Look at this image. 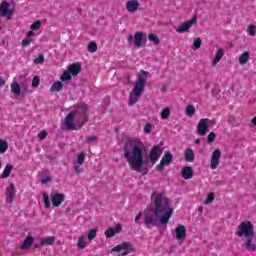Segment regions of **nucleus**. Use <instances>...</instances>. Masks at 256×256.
<instances>
[{
    "mask_svg": "<svg viewBox=\"0 0 256 256\" xmlns=\"http://www.w3.org/2000/svg\"><path fill=\"white\" fill-rule=\"evenodd\" d=\"M53 207H61V203L65 201V194L52 193L50 195Z\"/></svg>",
    "mask_w": 256,
    "mask_h": 256,
    "instance_id": "nucleus-15",
    "label": "nucleus"
},
{
    "mask_svg": "<svg viewBox=\"0 0 256 256\" xmlns=\"http://www.w3.org/2000/svg\"><path fill=\"white\" fill-rule=\"evenodd\" d=\"M252 123L255 125L256 127V116L252 119Z\"/></svg>",
    "mask_w": 256,
    "mask_h": 256,
    "instance_id": "nucleus-57",
    "label": "nucleus"
},
{
    "mask_svg": "<svg viewBox=\"0 0 256 256\" xmlns=\"http://www.w3.org/2000/svg\"><path fill=\"white\" fill-rule=\"evenodd\" d=\"M141 7L139 0H128L125 3L127 13H137Z\"/></svg>",
    "mask_w": 256,
    "mask_h": 256,
    "instance_id": "nucleus-13",
    "label": "nucleus"
},
{
    "mask_svg": "<svg viewBox=\"0 0 256 256\" xmlns=\"http://www.w3.org/2000/svg\"><path fill=\"white\" fill-rule=\"evenodd\" d=\"M148 39L149 41H152V43H155V45H159V43H161V41L159 40V37L154 33L149 34Z\"/></svg>",
    "mask_w": 256,
    "mask_h": 256,
    "instance_id": "nucleus-36",
    "label": "nucleus"
},
{
    "mask_svg": "<svg viewBox=\"0 0 256 256\" xmlns=\"http://www.w3.org/2000/svg\"><path fill=\"white\" fill-rule=\"evenodd\" d=\"M143 43H145V34L143 32H136L134 34V47L136 49H140V47H143Z\"/></svg>",
    "mask_w": 256,
    "mask_h": 256,
    "instance_id": "nucleus-17",
    "label": "nucleus"
},
{
    "mask_svg": "<svg viewBox=\"0 0 256 256\" xmlns=\"http://www.w3.org/2000/svg\"><path fill=\"white\" fill-rule=\"evenodd\" d=\"M42 197L46 209H49L51 207V200L49 199V195L47 194V192H43Z\"/></svg>",
    "mask_w": 256,
    "mask_h": 256,
    "instance_id": "nucleus-33",
    "label": "nucleus"
},
{
    "mask_svg": "<svg viewBox=\"0 0 256 256\" xmlns=\"http://www.w3.org/2000/svg\"><path fill=\"white\" fill-rule=\"evenodd\" d=\"M27 37H28V38L35 37V32H34V30L28 31V32H27Z\"/></svg>",
    "mask_w": 256,
    "mask_h": 256,
    "instance_id": "nucleus-54",
    "label": "nucleus"
},
{
    "mask_svg": "<svg viewBox=\"0 0 256 256\" xmlns=\"http://www.w3.org/2000/svg\"><path fill=\"white\" fill-rule=\"evenodd\" d=\"M172 236L178 241L179 245L185 243V240L187 239V227L183 224H178L174 228V231H172Z\"/></svg>",
    "mask_w": 256,
    "mask_h": 256,
    "instance_id": "nucleus-7",
    "label": "nucleus"
},
{
    "mask_svg": "<svg viewBox=\"0 0 256 256\" xmlns=\"http://www.w3.org/2000/svg\"><path fill=\"white\" fill-rule=\"evenodd\" d=\"M89 111V106L87 104H82L78 108V113H82L83 116L81 118V122L78 124L73 123L75 119V115H77V112H70L64 119L63 126L67 131H77L78 129H81L85 123L88 121L87 112Z\"/></svg>",
    "mask_w": 256,
    "mask_h": 256,
    "instance_id": "nucleus-3",
    "label": "nucleus"
},
{
    "mask_svg": "<svg viewBox=\"0 0 256 256\" xmlns=\"http://www.w3.org/2000/svg\"><path fill=\"white\" fill-rule=\"evenodd\" d=\"M38 137L40 139H45L47 137V132L46 131H42V132L38 133Z\"/></svg>",
    "mask_w": 256,
    "mask_h": 256,
    "instance_id": "nucleus-52",
    "label": "nucleus"
},
{
    "mask_svg": "<svg viewBox=\"0 0 256 256\" xmlns=\"http://www.w3.org/2000/svg\"><path fill=\"white\" fill-rule=\"evenodd\" d=\"M9 149V144H7V141L0 140V153H5Z\"/></svg>",
    "mask_w": 256,
    "mask_h": 256,
    "instance_id": "nucleus-37",
    "label": "nucleus"
},
{
    "mask_svg": "<svg viewBox=\"0 0 256 256\" xmlns=\"http://www.w3.org/2000/svg\"><path fill=\"white\" fill-rule=\"evenodd\" d=\"M57 238L55 236H48L40 240V246L45 247L47 245H54Z\"/></svg>",
    "mask_w": 256,
    "mask_h": 256,
    "instance_id": "nucleus-20",
    "label": "nucleus"
},
{
    "mask_svg": "<svg viewBox=\"0 0 256 256\" xmlns=\"http://www.w3.org/2000/svg\"><path fill=\"white\" fill-rule=\"evenodd\" d=\"M11 93L13 95H21V86L16 81L11 83Z\"/></svg>",
    "mask_w": 256,
    "mask_h": 256,
    "instance_id": "nucleus-28",
    "label": "nucleus"
},
{
    "mask_svg": "<svg viewBox=\"0 0 256 256\" xmlns=\"http://www.w3.org/2000/svg\"><path fill=\"white\" fill-rule=\"evenodd\" d=\"M151 131H153V124L146 123L144 125V133H146V135H149V133H151Z\"/></svg>",
    "mask_w": 256,
    "mask_h": 256,
    "instance_id": "nucleus-44",
    "label": "nucleus"
},
{
    "mask_svg": "<svg viewBox=\"0 0 256 256\" xmlns=\"http://www.w3.org/2000/svg\"><path fill=\"white\" fill-rule=\"evenodd\" d=\"M173 161V155L169 152L165 153L158 165V171H163Z\"/></svg>",
    "mask_w": 256,
    "mask_h": 256,
    "instance_id": "nucleus-14",
    "label": "nucleus"
},
{
    "mask_svg": "<svg viewBox=\"0 0 256 256\" xmlns=\"http://www.w3.org/2000/svg\"><path fill=\"white\" fill-rule=\"evenodd\" d=\"M213 201H215V193L211 192L208 194V196L205 200V204L209 205V203H213Z\"/></svg>",
    "mask_w": 256,
    "mask_h": 256,
    "instance_id": "nucleus-42",
    "label": "nucleus"
},
{
    "mask_svg": "<svg viewBox=\"0 0 256 256\" xmlns=\"http://www.w3.org/2000/svg\"><path fill=\"white\" fill-rule=\"evenodd\" d=\"M17 193V189H15L14 184H10L9 187L6 188V203H12L15 201V194Z\"/></svg>",
    "mask_w": 256,
    "mask_h": 256,
    "instance_id": "nucleus-16",
    "label": "nucleus"
},
{
    "mask_svg": "<svg viewBox=\"0 0 256 256\" xmlns=\"http://www.w3.org/2000/svg\"><path fill=\"white\" fill-rule=\"evenodd\" d=\"M151 201L152 206H148L144 211L145 225H152L153 227L159 223L167 225L173 216L171 200L165 197V194L155 191L151 195Z\"/></svg>",
    "mask_w": 256,
    "mask_h": 256,
    "instance_id": "nucleus-1",
    "label": "nucleus"
},
{
    "mask_svg": "<svg viewBox=\"0 0 256 256\" xmlns=\"http://www.w3.org/2000/svg\"><path fill=\"white\" fill-rule=\"evenodd\" d=\"M86 155L85 152H80L76 155V161L78 165H83L85 163Z\"/></svg>",
    "mask_w": 256,
    "mask_h": 256,
    "instance_id": "nucleus-32",
    "label": "nucleus"
},
{
    "mask_svg": "<svg viewBox=\"0 0 256 256\" xmlns=\"http://www.w3.org/2000/svg\"><path fill=\"white\" fill-rule=\"evenodd\" d=\"M201 45H203V41H201V38H196L194 39L191 48L193 49V51H197L198 49H201Z\"/></svg>",
    "mask_w": 256,
    "mask_h": 256,
    "instance_id": "nucleus-31",
    "label": "nucleus"
},
{
    "mask_svg": "<svg viewBox=\"0 0 256 256\" xmlns=\"http://www.w3.org/2000/svg\"><path fill=\"white\" fill-rule=\"evenodd\" d=\"M195 23H197V17H194L178 26L176 28V33H189V30L191 27H193V25H195Z\"/></svg>",
    "mask_w": 256,
    "mask_h": 256,
    "instance_id": "nucleus-10",
    "label": "nucleus"
},
{
    "mask_svg": "<svg viewBox=\"0 0 256 256\" xmlns=\"http://www.w3.org/2000/svg\"><path fill=\"white\" fill-rule=\"evenodd\" d=\"M181 173H182L183 179L185 180L193 179V168H191L190 166L183 167L181 170Z\"/></svg>",
    "mask_w": 256,
    "mask_h": 256,
    "instance_id": "nucleus-19",
    "label": "nucleus"
},
{
    "mask_svg": "<svg viewBox=\"0 0 256 256\" xmlns=\"http://www.w3.org/2000/svg\"><path fill=\"white\" fill-rule=\"evenodd\" d=\"M3 85H5V80H3V78H0V87H3Z\"/></svg>",
    "mask_w": 256,
    "mask_h": 256,
    "instance_id": "nucleus-56",
    "label": "nucleus"
},
{
    "mask_svg": "<svg viewBox=\"0 0 256 256\" xmlns=\"http://www.w3.org/2000/svg\"><path fill=\"white\" fill-rule=\"evenodd\" d=\"M223 55H225V50L223 48L218 49L212 62V67H217V63L223 59Z\"/></svg>",
    "mask_w": 256,
    "mask_h": 256,
    "instance_id": "nucleus-22",
    "label": "nucleus"
},
{
    "mask_svg": "<svg viewBox=\"0 0 256 256\" xmlns=\"http://www.w3.org/2000/svg\"><path fill=\"white\" fill-rule=\"evenodd\" d=\"M86 139H87V143H95V141H97V136L95 135L88 136Z\"/></svg>",
    "mask_w": 256,
    "mask_h": 256,
    "instance_id": "nucleus-49",
    "label": "nucleus"
},
{
    "mask_svg": "<svg viewBox=\"0 0 256 256\" xmlns=\"http://www.w3.org/2000/svg\"><path fill=\"white\" fill-rule=\"evenodd\" d=\"M71 79V73L69 70L64 71V73L61 76V81H70Z\"/></svg>",
    "mask_w": 256,
    "mask_h": 256,
    "instance_id": "nucleus-43",
    "label": "nucleus"
},
{
    "mask_svg": "<svg viewBox=\"0 0 256 256\" xmlns=\"http://www.w3.org/2000/svg\"><path fill=\"white\" fill-rule=\"evenodd\" d=\"M63 89V83L61 81H56L53 83V85L50 87V91L52 93L59 92Z\"/></svg>",
    "mask_w": 256,
    "mask_h": 256,
    "instance_id": "nucleus-29",
    "label": "nucleus"
},
{
    "mask_svg": "<svg viewBox=\"0 0 256 256\" xmlns=\"http://www.w3.org/2000/svg\"><path fill=\"white\" fill-rule=\"evenodd\" d=\"M11 171H13V165H6L2 174L0 175V179H7L9 175H11Z\"/></svg>",
    "mask_w": 256,
    "mask_h": 256,
    "instance_id": "nucleus-25",
    "label": "nucleus"
},
{
    "mask_svg": "<svg viewBox=\"0 0 256 256\" xmlns=\"http://www.w3.org/2000/svg\"><path fill=\"white\" fill-rule=\"evenodd\" d=\"M68 71L70 72V75H79V73L81 72V65L79 64L70 65L68 68Z\"/></svg>",
    "mask_w": 256,
    "mask_h": 256,
    "instance_id": "nucleus-27",
    "label": "nucleus"
},
{
    "mask_svg": "<svg viewBox=\"0 0 256 256\" xmlns=\"http://www.w3.org/2000/svg\"><path fill=\"white\" fill-rule=\"evenodd\" d=\"M221 160V150L215 149L210 158V169H217Z\"/></svg>",
    "mask_w": 256,
    "mask_h": 256,
    "instance_id": "nucleus-12",
    "label": "nucleus"
},
{
    "mask_svg": "<svg viewBox=\"0 0 256 256\" xmlns=\"http://www.w3.org/2000/svg\"><path fill=\"white\" fill-rule=\"evenodd\" d=\"M163 151L161 150L160 146H154L151 148L150 153H149V159L152 165H155L159 159H161Z\"/></svg>",
    "mask_w": 256,
    "mask_h": 256,
    "instance_id": "nucleus-9",
    "label": "nucleus"
},
{
    "mask_svg": "<svg viewBox=\"0 0 256 256\" xmlns=\"http://www.w3.org/2000/svg\"><path fill=\"white\" fill-rule=\"evenodd\" d=\"M235 235L237 237H244V239L255 237V227L250 221L241 222L238 225Z\"/></svg>",
    "mask_w": 256,
    "mask_h": 256,
    "instance_id": "nucleus-5",
    "label": "nucleus"
},
{
    "mask_svg": "<svg viewBox=\"0 0 256 256\" xmlns=\"http://www.w3.org/2000/svg\"><path fill=\"white\" fill-rule=\"evenodd\" d=\"M120 231H123V226H121V224H116L114 228L106 229L105 236L107 239H111V237H115V235H117V233Z\"/></svg>",
    "mask_w": 256,
    "mask_h": 256,
    "instance_id": "nucleus-18",
    "label": "nucleus"
},
{
    "mask_svg": "<svg viewBox=\"0 0 256 256\" xmlns=\"http://www.w3.org/2000/svg\"><path fill=\"white\" fill-rule=\"evenodd\" d=\"M40 83H41V80L39 79V76H35L32 80V87L37 88L39 87Z\"/></svg>",
    "mask_w": 256,
    "mask_h": 256,
    "instance_id": "nucleus-45",
    "label": "nucleus"
},
{
    "mask_svg": "<svg viewBox=\"0 0 256 256\" xmlns=\"http://www.w3.org/2000/svg\"><path fill=\"white\" fill-rule=\"evenodd\" d=\"M31 31H39L41 29V21L37 20L30 26Z\"/></svg>",
    "mask_w": 256,
    "mask_h": 256,
    "instance_id": "nucleus-39",
    "label": "nucleus"
},
{
    "mask_svg": "<svg viewBox=\"0 0 256 256\" xmlns=\"http://www.w3.org/2000/svg\"><path fill=\"white\" fill-rule=\"evenodd\" d=\"M167 90V88H163V91H166Z\"/></svg>",
    "mask_w": 256,
    "mask_h": 256,
    "instance_id": "nucleus-60",
    "label": "nucleus"
},
{
    "mask_svg": "<svg viewBox=\"0 0 256 256\" xmlns=\"http://www.w3.org/2000/svg\"><path fill=\"white\" fill-rule=\"evenodd\" d=\"M97 49H98L97 43H95V42H90V43L88 44V51H89L90 53H95V52L97 51Z\"/></svg>",
    "mask_w": 256,
    "mask_h": 256,
    "instance_id": "nucleus-40",
    "label": "nucleus"
},
{
    "mask_svg": "<svg viewBox=\"0 0 256 256\" xmlns=\"http://www.w3.org/2000/svg\"><path fill=\"white\" fill-rule=\"evenodd\" d=\"M89 245V241H87V236L81 235L78 238L77 247L78 249H85Z\"/></svg>",
    "mask_w": 256,
    "mask_h": 256,
    "instance_id": "nucleus-23",
    "label": "nucleus"
},
{
    "mask_svg": "<svg viewBox=\"0 0 256 256\" xmlns=\"http://www.w3.org/2000/svg\"><path fill=\"white\" fill-rule=\"evenodd\" d=\"M0 15L1 17H6V19H11L13 17V7L7 2H2L0 5Z\"/></svg>",
    "mask_w": 256,
    "mask_h": 256,
    "instance_id": "nucleus-11",
    "label": "nucleus"
},
{
    "mask_svg": "<svg viewBox=\"0 0 256 256\" xmlns=\"http://www.w3.org/2000/svg\"><path fill=\"white\" fill-rule=\"evenodd\" d=\"M199 211H200V213H202V211H203V208H199Z\"/></svg>",
    "mask_w": 256,
    "mask_h": 256,
    "instance_id": "nucleus-59",
    "label": "nucleus"
},
{
    "mask_svg": "<svg viewBox=\"0 0 256 256\" xmlns=\"http://www.w3.org/2000/svg\"><path fill=\"white\" fill-rule=\"evenodd\" d=\"M74 171L75 173H78V174L83 173V169L79 165L74 166Z\"/></svg>",
    "mask_w": 256,
    "mask_h": 256,
    "instance_id": "nucleus-51",
    "label": "nucleus"
},
{
    "mask_svg": "<svg viewBox=\"0 0 256 256\" xmlns=\"http://www.w3.org/2000/svg\"><path fill=\"white\" fill-rule=\"evenodd\" d=\"M148 75H149V72L145 70H141L140 74H138L134 88L130 92V96L128 99L129 107H133V105H135V103L139 101V98L141 97V95H143V91H145V84L147 83Z\"/></svg>",
    "mask_w": 256,
    "mask_h": 256,
    "instance_id": "nucleus-4",
    "label": "nucleus"
},
{
    "mask_svg": "<svg viewBox=\"0 0 256 256\" xmlns=\"http://www.w3.org/2000/svg\"><path fill=\"white\" fill-rule=\"evenodd\" d=\"M195 106H193V105H188L187 107H186V111H185V113H186V115H187V117H193V115H195Z\"/></svg>",
    "mask_w": 256,
    "mask_h": 256,
    "instance_id": "nucleus-34",
    "label": "nucleus"
},
{
    "mask_svg": "<svg viewBox=\"0 0 256 256\" xmlns=\"http://www.w3.org/2000/svg\"><path fill=\"white\" fill-rule=\"evenodd\" d=\"M95 237H97V229H92L88 232V236L87 239L89 241H93V239H95Z\"/></svg>",
    "mask_w": 256,
    "mask_h": 256,
    "instance_id": "nucleus-38",
    "label": "nucleus"
},
{
    "mask_svg": "<svg viewBox=\"0 0 256 256\" xmlns=\"http://www.w3.org/2000/svg\"><path fill=\"white\" fill-rule=\"evenodd\" d=\"M51 181V177H46V178H43L42 180H41V183L43 184V185H45V183H49Z\"/></svg>",
    "mask_w": 256,
    "mask_h": 256,
    "instance_id": "nucleus-53",
    "label": "nucleus"
},
{
    "mask_svg": "<svg viewBox=\"0 0 256 256\" xmlns=\"http://www.w3.org/2000/svg\"><path fill=\"white\" fill-rule=\"evenodd\" d=\"M145 153V144L139 138L128 139L124 145V159H126L130 169L133 171H141L145 161L143 155Z\"/></svg>",
    "mask_w": 256,
    "mask_h": 256,
    "instance_id": "nucleus-2",
    "label": "nucleus"
},
{
    "mask_svg": "<svg viewBox=\"0 0 256 256\" xmlns=\"http://www.w3.org/2000/svg\"><path fill=\"white\" fill-rule=\"evenodd\" d=\"M195 143L199 144V143H201V141L199 139H196Z\"/></svg>",
    "mask_w": 256,
    "mask_h": 256,
    "instance_id": "nucleus-58",
    "label": "nucleus"
},
{
    "mask_svg": "<svg viewBox=\"0 0 256 256\" xmlns=\"http://www.w3.org/2000/svg\"><path fill=\"white\" fill-rule=\"evenodd\" d=\"M249 61V52H244L242 53L239 58H238V62L241 64V65H245L247 64V62Z\"/></svg>",
    "mask_w": 256,
    "mask_h": 256,
    "instance_id": "nucleus-30",
    "label": "nucleus"
},
{
    "mask_svg": "<svg viewBox=\"0 0 256 256\" xmlns=\"http://www.w3.org/2000/svg\"><path fill=\"white\" fill-rule=\"evenodd\" d=\"M134 39H135V37H133V35H128V37H127L128 43H133Z\"/></svg>",
    "mask_w": 256,
    "mask_h": 256,
    "instance_id": "nucleus-55",
    "label": "nucleus"
},
{
    "mask_svg": "<svg viewBox=\"0 0 256 256\" xmlns=\"http://www.w3.org/2000/svg\"><path fill=\"white\" fill-rule=\"evenodd\" d=\"M143 217V213L139 212L136 217H135V223H137L138 225H141V219Z\"/></svg>",
    "mask_w": 256,
    "mask_h": 256,
    "instance_id": "nucleus-47",
    "label": "nucleus"
},
{
    "mask_svg": "<svg viewBox=\"0 0 256 256\" xmlns=\"http://www.w3.org/2000/svg\"><path fill=\"white\" fill-rule=\"evenodd\" d=\"M35 241V238L29 236L27 237L24 242L22 243V245L20 246L21 249L23 250H27L31 247V245H33V242Z\"/></svg>",
    "mask_w": 256,
    "mask_h": 256,
    "instance_id": "nucleus-26",
    "label": "nucleus"
},
{
    "mask_svg": "<svg viewBox=\"0 0 256 256\" xmlns=\"http://www.w3.org/2000/svg\"><path fill=\"white\" fill-rule=\"evenodd\" d=\"M211 125H215V120H210L208 118H203L199 121L197 126V133L201 137H205L207 135V131Z\"/></svg>",
    "mask_w": 256,
    "mask_h": 256,
    "instance_id": "nucleus-8",
    "label": "nucleus"
},
{
    "mask_svg": "<svg viewBox=\"0 0 256 256\" xmlns=\"http://www.w3.org/2000/svg\"><path fill=\"white\" fill-rule=\"evenodd\" d=\"M184 156H185V160L188 163H193L195 161V152H193V149L191 148L186 149Z\"/></svg>",
    "mask_w": 256,
    "mask_h": 256,
    "instance_id": "nucleus-24",
    "label": "nucleus"
},
{
    "mask_svg": "<svg viewBox=\"0 0 256 256\" xmlns=\"http://www.w3.org/2000/svg\"><path fill=\"white\" fill-rule=\"evenodd\" d=\"M217 135H215V132H211L208 136H207V142L208 143H213V141H215Z\"/></svg>",
    "mask_w": 256,
    "mask_h": 256,
    "instance_id": "nucleus-46",
    "label": "nucleus"
},
{
    "mask_svg": "<svg viewBox=\"0 0 256 256\" xmlns=\"http://www.w3.org/2000/svg\"><path fill=\"white\" fill-rule=\"evenodd\" d=\"M43 61H45V56H43V55H39V56L35 59V63H43Z\"/></svg>",
    "mask_w": 256,
    "mask_h": 256,
    "instance_id": "nucleus-50",
    "label": "nucleus"
},
{
    "mask_svg": "<svg viewBox=\"0 0 256 256\" xmlns=\"http://www.w3.org/2000/svg\"><path fill=\"white\" fill-rule=\"evenodd\" d=\"M247 32L249 33L250 37H255V35H256V27H255V25L248 26Z\"/></svg>",
    "mask_w": 256,
    "mask_h": 256,
    "instance_id": "nucleus-41",
    "label": "nucleus"
},
{
    "mask_svg": "<svg viewBox=\"0 0 256 256\" xmlns=\"http://www.w3.org/2000/svg\"><path fill=\"white\" fill-rule=\"evenodd\" d=\"M169 115H171V109L169 107H166L161 111V119H169Z\"/></svg>",
    "mask_w": 256,
    "mask_h": 256,
    "instance_id": "nucleus-35",
    "label": "nucleus"
},
{
    "mask_svg": "<svg viewBox=\"0 0 256 256\" xmlns=\"http://www.w3.org/2000/svg\"><path fill=\"white\" fill-rule=\"evenodd\" d=\"M112 253H119L120 256H127L135 252V248L131 242H123L111 249Z\"/></svg>",
    "mask_w": 256,
    "mask_h": 256,
    "instance_id": "nucleus-6",
    "label": "nucleus"
},
{
    "mask_svg": "<svg viewBox=\"0 0 256 256\" xmlns=\"http://www.w3.org/2000/svg\"><path fill=\"white\" fill-rule=\"evenodd\" d=\"M31 41H33L31 38H25L22 40L23 47H27V45H31Z\"/></svg>",
    "mask_w": 256,
    "mask_h": 256,
    "instance_id": "nucleus-48",
    "label": "nucleus"
},
{
    "mask_svg": "<svg viewBox=\"0 0 256 256\" xmlns=\"http://www.w3.org/2000/svg\"><path fill=\"white\" fill-rule=\"evenodd\" d=\"M253 238L254 237L246 238V241L244 243L245 249H247L251 253L256 251V244L255 242H253Z\"/></svg>",
    "mask_w": 256,
    "mask_h": 256,
    "instance_id": "nucleus-21",
    "label": "nucleus"
}]
</instances>
